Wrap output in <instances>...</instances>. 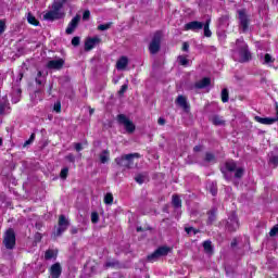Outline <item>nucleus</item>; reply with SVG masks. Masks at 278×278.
Here are the masks:
<instances>
[{
  "mask_svg": "<svg viewBox=\"0 0 278 278\" xmlns=\"http://www.w3.org/2000/svg\"><path fill=\"white\" fill-rule=\"evenodd\" d=\"M251 51H249V46L244 42V39H237L236 46L232 49V60L244 64L251 62Z\"/></svg>",
  "mask_w": 278,
  "mask_h": 278,
  "instance_id": "nucleus-1",
  "label": "nucleus"
},
{
  "mask_svg": "<svg viewBox=\"0 0 278 278\" xmlns=\"http://www.w3.org/2000/svg\"><path fill=\"white\" fill-rule=\"evenodd\" d=\"M135 157L140 159V153L124 154L122 156L116 157L115 163L117 164V166H121L122 168H132Z\"/></svg>",
  "mask_w": 278,
  "mask_h": 278,
  "instance_id": "nucleus-2",
  "label": "nucleus"
},
{
  "mask_svg": "<svg viewBox=\"0 0 278 278\" xmlns=\"http://www.w3.org/2000/svg\"><path fill=\"white\" fill-rule=\"evenodd\" d=\"M222 225L225 226L226 231H238L240 228V222L238 220V215L236 213H230L226 220L222 222Z\"/></svg>",
  "mask_w": 278,
  "mask_h": 278,
  "instance_id": "nucleus-3",
  "label": "nucleus"
},
{
  "mask_svg": "<svg viewBox=\"0 0 278 278\" xmlns=\"http://www.w3.org/2000/svg\"><path fill=\"white\" fill-rule=\"evenodd\" d=\"M162 31H155L152 40L149 45V51L152 55H155L156 53H160V49H162Z\"/></svg>",
  "mask_w": 278,
  "mask_h": 278,
  "instance_id": "nucleus-4",
  "label": "nucleus"
},
{
  "mask_svg": "<svg viewBox=\"0 0 278 278\" xmlns=\"http://www.w3.org/2000/svg\"><path fill=\"white\" fill-rule=\"evenodd\" d=\"M3 244L5 249L12 251L16 247V233L14 229L10 228L4 233Z\"/></svg>",
  "mask_w": 278,
  "mask_h": 278,
  "instance_id": "nucleus-5",
  "label": "nucleus"
},
{
  "mask_svg": "<svg viewBox=\"0 0 278 278\" xmlns=\"http://www.w3.org/2000/svg\"><path fill=\"white\" fill-rule=\"evenodd\" d=\"M117 123L124 125L127 134H134L136 131V125H134V122H131L125 114L117 115Z\"/></svg>",
  "mask_w": 278,
  "mask_h": 278,
  "instance_id": "nucleus-6",
  "label": "nucleus"
},
{
  "mask_svg": "<svg viewBox=\"0 0 278 278\" xmlns=\"http://www.w3.org/2000/svg\"><path fill=\"white\" fill-rule=\"evenodd\" d=\"M170 251V248L168 247H160L157 248L152 254L147 256L148 262H157L160 257H166L168 255V252Z\"/></svg>",
  "mask_w": 278,
  "mask_h": 278,
  "instance_id": "nucleus-7",
  "label": "nucleus"
},
{
  "mask_svg": "<svg viewBox=\"0 0 278 278\" xmlns=\"http://www.w3.org/2000/svg\"><path fill=\"white\" fill-rule=\"evenodd\" d=\"M71 223L68 222V219H66V216L60 215L59 227L56 229L55 236H61L62 233H64V231L68 229Z\"/></svg>",
  "mask_w": 278,
  "mask_h": 278,
  "instance_id": "nucleus-8",
  "label": "nucleus"
},
{
  "mask_svg": "<svg viewBox=\"0 0 278 278\" xmlns=\"http://www.w3.org/2000/svg\"><path fill=\"white\" fill-rule=\"evenodd\" d=\"M239 23L242 31H248L249 29V15H247V10H239Z\"/></svg>",
  "mask_w": 278,
  "mask_h": 278,
  "instance_id": "nucleus-9",
  "label": "nucleus"
},
{
  "mask_svg": "<svg viewBox=\"0 0 278 278\" xmlns=\"http://www.w3.org/2000/svg\"><path fill=\"white\" fill-rule=\"evenodd\" d=\"M50 71H62L64 68V59L51 60L47 63Z\"/></svg>",
  "mask_w": 278,
  "mask_h": 278,
  "instance_id": "nucleus-10",
  "label": "nucleus"
},
{
  "mask_svg": "<svg viewBox=\"0 0 278 278\" xmlns=\"http://www.w3.org/2000/svg\"><path fill=\"white\" fill-rule=\"evenodd\" d=\"M203 29V22L193 21L185 25L186 31H201Z\"/></svg>",
  "mask_w": 278,
  "mask_h": 278,
  "instance_id": "nucleus-11",
  "label": "nucleus"
},
{
  "mask_svg": "<svg viewBox=\"0 0 278 278\" xmlns=\"http://www.w3.org/2000/svg\"><path fill=\"white\" fill-rule=\"evenodd\" d=\"M79 21H81V16L80 15H76L72 18V21L70 22L65 34L71 35L73 34V31H75V29H77V26L79 25Z\"/></svg>",
  "mask_w": 278,
  "mask_h": 278,
  "instance_id": "nucleus-12",
  "label": "nucleus"
},
{
  "mask_svg": "<svg viewBox=\"0 0 278 278\" xmlns=\"http://www.w3.org/2000/svg\"><path fill=\"white\" fill-rule=\"evenodd\" d=\"M258 60L261 64L267 65V66H273L275 64V58L268 53H261L258 54Z\"/></svg>",
  "mask_w": 278,
  "mask_h": 278,
  "instance_id": "nucleus-13",
  "label": "nucleus"
},
{
  "mask_svg": "<svg viewBox=\"0 0 278 278\" xmlns=\"http://www.w3.org/2000/svg\"><path fill=\"white\" fill-rule=\"evenodd\" d=\"M64 13H55V11H48L46 14H43L45 21H59V18H63Z\"/></svg>",
  "mask_w": 278,
  "mask_h": 278,
  "instance_id": "nucleus-14",
  "label": "nucleus"
},
{
  "mask_svg": "<svg viewBox=\"0 0 278 278\" xmlns=\"http://www.w3.org/2000/svg\"><path fill=\"white\" fill-rule=\"evenodd\" d=\"M99 42H101V39L98 37L88 38L85 42V51H92V49H94Z\"/></svg>",
  "mask_w": 278,
  "mask_h": 278,
  "instance_id": "nucleus-15",
  "label": "nucleus"
},
{
  "mask_svg": "<svg viewBox=\"0 0 278 278\" xmlns=\"http://www.w3.org/2000/svg\"><path fill=\"white\" fill-rule=\"evenodd\" d=\"M50 275L52 278H60L62 275V265L55 263L50 267Z\"/></svg>",
  "mask_w": 278,
  "mask_h": 278,
  "instance_id": "nucleus-16",
  "label": "nucleus"
},
{
  "mask_svg": "<svg viewBox=\"0 0 278 278\" xmlns=\"http://www.w3.org/2000/svg\"><path fill=\"white\" fill-rule=\"evenodd\" d=\"M254 121H256V123H261V125H275V123H277V119H275V117L255 116Z\"/></svg>",
  "mask_w": 278,
  "mask_h": 278,
  "instance_id": "nucleus-17",
  "label": "nucleus"
},
{
  "mask_svg": "<svg viewBox=\"0 0 278 278\" xmlns=\"http://www.w3.org/2000/svg\"><path fill=\"white\" fill-rule=\"evenodd\" d=\"M176 103L186 112H190V104H188V99H186V97L178 96V98L176 99Z\"/></svg>",
  "mask_w": 278,
  "mask_h": 278,
  "instance_id": "nucleus-18",
  "label": "nucleus"
},
{
  "mask_svg": "<svg viewBox=\"0 0 278 278\" xmlns=\"http://www.w3.org/2000/svg\"><path fill=\"white\" fill-rule=\"evenodd\" d=\"M212 84V79L210 77H204L201 80L197 81L194 87L198 88V90H203V88H207Z\"/></svg>",
  "mask_w": 278,
  "mask_h": 278,
  "instance_id": "nucleus-19",
  "label": "nucleus"
},
{
  "mask_svg": "<svg viewBox=\"0 0 278 278\" xmlns=\"http://www.w3.org/2000/svg\"><path fill=\"white\" fill-rule=\"evenodd\" d=\"M127 64H129V59L127 56H122L116 63L117 71H125L127 68Z\"/></svg>",
  "mask_w": 278,
  "mask_h": 278,
  "instance_id": "nucleus-20",
  "label": "nucleus"
},
{
  "mask_svg": "<svg viewBox=\"0 0 278 278\" xmlns=\"http://www.w3.org/2000/svg\"><path fill=\"white\" fill-rule=\"evenodd\" d=\"M135 181L139 185H142L144 184L146 181H149V173L147 172H143V173H140V174H137L135 176Z\"/></svg>",
  "mask_w": 278,
  "mask_h": 278,
  "instance_id": "nucleus-21",
  "label": "nucleus"
},
{
  "mask_svg": "<svg viewBox=\"0 0 278 278\" xmlns=\"http://www.w3.org/2000/svg\"><path fill=\"white\" fill-rule=\"evenodd\" d=\"M216 212H218L216 207H213L211 211L207 212V225H214V223H216Z\"/></svg>",
  "mask_w": 278,
  "mask_h": 278,
  "instance_id": "nucleus-22",
  "label": "nucleus"
},
{
  "mask_svg": "<svg viewBox=\"0 0 278 278\" xmlns=\"http://www.w3.org/2000/svg\"><path fill=\"white\" fill-rule=\"evenodd\" d=\"M62 8H64L63 1H54L52 3V12H55L56 14H62Z\"/></svg>",
  "mask_w": 278,
  "mask_h": 278,
  "instance_id": "nucleus-23",
  "label": "nucleus"
},
{
  "mask_svg": "<svg viewBox=\"0 0 278 278\" xmlns=\"http://www.w3.org/2000/svg\"><path fill=\"white\" fill-rule=\"evenodd\" d=\"M213 125H216L217 127L225 126V119L220 117L219 115H213L211 118Z\"/></svg>",
  "mask_w": 278,
  "mask_h": 278,
  "instance_id": "nucleus-24",
  "label": "nucleus"
},
{
  "mask_svg": "<svg viewBox=\"0 0 278 278\" xmlns=\"http://www.w3.org/2000/svg\"><path fill=\"white\" fill-rule=\"evenodd\" d=\"M210 23H212V20H206V22L203 24V28L204 29V36L206 38H212V30H210Z\"/></svg>",
  "mask_w": 278,
  "mask_h": 278,
  "instance_id": "nucleus-25",
  "label": "nucleus"
},
{
  "mask_svg": "<svg viewBox=\"0 0 278 278\" xmlns=\"http://www.w3.org/2000/svg\"><path fill=\"white\" fill-rule=\"evenodd\" d=\"M172 205L176 208L179 210L181 207V198L179 195L175 194L172 197Z\"/></svg>",
  "mask_w": 278,
  "mask_h": 278,
  "instance_id": "nucleus-26",
  "label": "nucleus"
},
{
  "mask_svg": "<svg viewBox=\"0 0 278 278\" xmlns=\"http://www.w3.org/2000/svg\"><path fill=\"white\" fill-rule=\"evenodd\" d=\"M204 161L207 162V164H216V155H214V153L206 152Z\"/></svg>",
  "mask_w": 278,
  "mask_h": 278,
  "instance_id": "nucleus-27",
  "label": "nucleus"
},
{
  "mask_svg": "<svg viewBox=\"0 0 278 278\" xmlns=\"http://www.w3.org/2000/svg\"><path fill=\"white\" fill-rule=\"evenodd\" d=\"M100 161L101 164H108V162H110V151H102V153L100 154Z\"/></svg>",
  "mask_w": 278,
  "mask_h": 278,
  "instance_id": "nucleus-28",
  "label": "nucleus"
},
{
  "mask_svg": "<svg viewBox=\"0 0 278 278\" xmlns=\"http://www.w3.org/2000/svg\"><path fill=\"white\" fill-rule=\"evenodd\" d=\"M225 167H226V170H228V173H233L238 167V165L233 161H227L225 164Z\"/></svg>",
  "mask_w": 278,
  "mask_h": 278,
  "instance_id": "nucleus-29",
  "label": "nucleus"
},
{
  "mask_svg": "<svg viewBox=\"0 0 278 278\" xmlns=\"http://www.w3.org/2000/svg\"><path fill=\"white\" fill-rule=\"evenodd\" d=\"M58 257V252L53 250H47L45 253V260H55Z\"/></svg>",
  "mask_w": 278,
  "mask_h": 278,
  "instance_id": "nucleus-30",
  "label": "nucleus"
},
{
  "mask_svg": "<svg viewBox=\"0 0 278 278\" xmlns=\"http://www.w3.org/2000/svg\"><path fill=\"white\" fill-rule=\"evenodd\" d=\"M219 26L229 27V15H223L222 17H219Z\"/></svg>",
  "mask_w": 278,
  "mask_h": 278,
  "instance_id": "nucleus-31",
  "label": "nucleus"
},
{
  "mask_svg": "<svg viewBox=\"0 0 278 278\" xmlns=\"http://www.w3.org/2000/svg\"><path fill=\"white\" fill-rule=\"evenodd\" d=\"M203 249H204L205 253H212V251H214V249L212 248V241H210V240L204 241Z\"/></svg>",
  "mask_w": 278,
  "mask_h": 278,
  "instance_id": "nucleus-32",
  "label": "nucleus"
},
{
  "mask_svg": "<svg viewBox=\"0 0 278 278\" xmlns=\"http://www.w3.org/2000/svg\"><path fill=\"white\" fill-rule=\"evenodd\" d=\"M27 21L30 25H35L36 27L40 24V22H38V20H36V16H34L31 13H28Z\"/></svg>",
  "mask_w": 278,
  "mask_h": 278,
  "instance_id": "nucleus-33",
  "label": "nucleus"
},
{
  "mask_svg": "<svg viewBox=\"0 0 278 278\" xmlns=\"http://www.w3.org/2000/svg\"><path fill=\"white\" fill-rule=\"evenodd\" d=\"M222 101L223 103H227L229 101V90H227V88L222 90Z\"/></svg>",
  "mask_w": 278,
  "mask_h": 278,
  "instance_id": "nucleus-34",
  "label": "nucleus"
},
{
  "mask_svg": "<svg viewBox=\"0 0 278 278\" xmlns=\"http://www.w3.org/2000/svg\"><path fill=\"white\" fill-rule=\"evenodd\" d=\"M104 203L106 205H112V203H114V195H112V193H106L104 195Z\"/></svg>",
  "mask_w": 278,
  "mask_h": 278,
  "instance_id": "nucleus-35",
  "label": "nucleus"
},
{
  "mask_svg": "<svg viewBox=\"0 0 278 278\" xmlns=\"http://www.w3.org/2000/svg\"><path fill=\"white\" fill-rule=\"evenodd\" d=\"M9 105H10V103H8V101H5V100L0 101V115L5 114V110H8Z\"/></svg>",
  "mask_w": 278,
  "mask_h": 278,
  "instance_id": "nucleus-36",
  "label": "nucleus"
},
{
  "mask_svg": "<svg viewBox=\"0 0 278 278\" xmlns=\"http://www.w3.org/2000/svg\"><path fill=\"white\" fill-rule=\"evenodd\" d=\"M110 27H112V22H109L106 24H100L98 26L99 31H108V29H110Z\"/></svg>",
  "mask_w": 278,
  "mask_h": 278,
  "instance_id": "nucleus-37",
  "label": "nucleus"
},
{
  "mask_svg": "<svg viewBox=\"0 0 278 278\" xmlns=\"http://www.w3.org/2000/svg\"><path fill=\"white\" fill-rule=\"evenodd\" d=\"M235 170H236V173H235L236 179L242 178V175H244V168L239 167V168H236Z\"/></svg>",
  "mask_w": 278,
  "mask_h": 278,
  "instance_id": "nucleus-38",
  "label": "nucleus"
},
{
  "mask_svg": "<svg viewBox=\"0 0 278 278\" xmlns=\"http://www.w3.org/2000/svg\"><path fill=\"white\" fill-rule=\"evenodd\" d=\"M53 110H54V112H56L58 114H60V113L62 112V102L56 101V102L54 103Z\"/></svg>",
  "mask_w": 278,
  "mask_h": 278,
  "instance_id": "nucleus-39",
  "label": "nucleus"
},
{
  "mask_svg": "<svg viewBox=\"0 0 278 278\" xmlns=\"http://www.w3.org/2000/svg\"><path fill=\"white\" fill-rule=\"evenodd\" d=\"M35 81H36V84H38V86H42L43 79H42V72L41 71H39L37 73V77H36Z\"/></svg>",
  "mask_w": 278,
  "mask_h": 278,
  "instance_id": "nucleus-40",
  "label": "nucleus"
},
{
  "mask_svg": "<svg viewBox=\"0 0 278 278\" xmlns=\"http://www.w3.org/2000/svg\"><path fill=\"white\" fill-rule=\"evenodd\" d=\"M178 62H179V64H181V66H188L189 61L187 60L186 56L180 55V56H178Z\"/></svg>",
  "mask_w": 278,
  "mask_h": 278,
  "instance_id": "nucleus-41",
  "label": "nucleus"
},
{
  "mask_svg": "<svg viewBox=\"0 0 278 278\" xmlns=\"http://www.w3.org/2000/svg\"><path fill=\"white\" fill-rule=\"evenodd\" d=\"M91 223H93V225H97V223H99V213H91Z\"/></svg>",
  "mask_w": 278,
  "mask_h": 278,
  "instance_id": "nucleus-42",
  "label": "nucleus"
},
{
  "mask_svg": "<svg viewBox=\"0 0 278 278\" xmlns=\"http://www.w3.org/2000/svg\"><path fill=\"white\" fill-rule=\"evenodd\" d=\"M60 177H61V179H66V177H68V167H64L61 170Z\"/></svg>",
  "mask_w": 278,
  "mask_h": 278,
  "instance_id": "nucleus-43",
  "label": "nucleus"
},
{
  "mask_svg": "<svg viewBox=\"0 0 278 278\" xmlns=\"http://www.w3.org/2000/svg\"><path fill=\"white\" fill-rule=\"evenodd\" d=\"M185 231H186V233H192L193 232L194 236H197V233H199V230L194 229V227H186Z\"/></svg>",
  "mask_w": 278,
  "mask_h": 278,
  "instance_id": "nucleus-44",
  "label": "nucleus"
},
{
  "mask_svg": "<svg viewBox=\"0 0 278 278\" xmlns=\"http://www.w3.org/2000/svg\"><path fill=\"white\" fill-rule=\"evenodd\" d=\"M8 26H5V21L0 20V36L5 31Z\"/></svg>",
  "mask_w": 278,
  "mask_h": 278,
  "instance_id": "nucleus-45",
  "label": "nucleus"
},
{
  "mask_svg": "<svg viewBox=\"0 0 278 278\" xmlns=\"http://www.w3.org/2000/svg\"><path fill=\"white\" fill-rule=\"evenodd\" d=\"M127 88H129L127 84L123 85L118 91V94L123 97V94L127 92Z\"/></svg>",
  "mask_w": 278,
  "mask_h": 278,
  "instance_id": "nucleus-46",
  "label": "nucleus"
},
{
  "mask_svg": "<svg viewBox=\"0 0 278 278\" xmlns=\"http://www.w3.org/2000/svg\"><path fill=\"white\" fill-rule=\"evenodd\" d=\"M278 233V224L276 226H274L270 231H269V236L273 238Z\"/></svg>",
  "mask_w": 278,
  "mask_h": 278,
  "instance_id": "nucleus-47",
  "label": "nucleus"
},
{
  "mask_svg": "<svg viewBox=\"0 0 278 278\" xmlns=\"http://www.w3.org/2000/svg\"><path fill=\"white\" fill-rule=\"evenodd\" d=\"M269 162H270V164H273L275 167H277V166H278V156H277V155L271 156V157L269 159Z\"/></svg>",
  "mask_w": 278,
  "mask_h": 278,
  "instance_id": "nucleus-48",
  "label": "nucleus"
},
{
  "mask_svg": "<svg viewBox=\"0 0 278 278\" xmlns=\"http://www.w3.org/2000/svg\"><path fill=\"white\" fill-rule=\"evenodd\" d=\"M79 42H80L79 37H74V38L72 39V45H73V47H79Z\"/></svg>",
  "mask_w": 278,
  "mask_h": 278,
  "instance_id": "nucleus-49",
  "label": "nucleus"
},
{
  "mask_svg": "<svg viewBox=\"0 0 278 278\" xmlns=\"http://www.w3.org/2000/svg\"><path fill=\"white\" fill-rule=\"evenodd\" d=\"M65 160H67V162L75 163V155H73V153H70L65 156Z\"/></svg>",
  "mask_w": 278,
  "mask_h": 278,
  "instance_id": "nucleus-50",
  "label": "nucleus"
},
{
  "mask_svg": "<svg viewBox=\"0 0 278 278\" xmlns=\"http://www.w3.org/2000/svg\"><path fill=\"white\" fill-rule=\"evenodd\" d=\"M90 18V11L86 10L83 14V21H88Z\"/></svg>",
  "mask_w": 278,
  "mask_h": 278,
  "instance_id": "nucleus-51",
  "label": "nucleus"
},
{
  "mask_svg": "<svg viewBox=\"0 0 278 278\" xmlns=\"http://www.w3.org/2000/svg\"><path fill=\"white\" fill-rule=\"evenodd\" d=\"M193 151H194V153H199V152L203 151V146H195L193 148Z\"/></svg>",
  "mask_w": 278,
  "mask_h": 278,
  "instance_id": "nucleus-52",
  "label": "nucleus"
},
{
  "mask_svg": "<svg viewBox=\"0 0 278 278\" xmlns=\"http://www.w3.org/2000/svg\"><path fill=\"white\" fill-rule=\"evenodd\" d=\"M190 45L188 42L182 43V51H189Z\"/></svg>",
  "mask_w": 278,
  "mask_h": 278,
  "instance_id": "nucleus-53",
  "label": "nucleus"
},
{
  "mask_svg": "<svg viewBox=\"0 0 278 278\" xmlns=\"http://www.w3.org/2000/svg\"><path fill=\"white\" fill-rule=\"evenodd\" d=\"M22 90H21V88H16V89H14V92H13V94H15V97H20L21 94H22Z\"/></svg>",
  "mask_w": 278,
  "mask_h": 278,
  "instance_id": "nucleus-54",
  "label": "nucleus"
},
{
  "mask_svg": "<svg viewBox=\"0 0 278 278\" xmlns=\"http://www.w3.org/2000/svg\"><path fill=\"white\" fill-rule=\"evenodd\" d=\"M210 192H211V194H212L213 197H216V194L218 193V190H217L216 188L212 187V188L210 189Z\"/></svg>",
  "mask_w": 278,
  "mask_h": 278,
  "instance_id": "nucleus-55",
  "label": "nucleus"
},
{
  "mask_svg": "<svg viewBox=\"0 0 278 278\" xmlns=\"http://www.w3.org/2000/svg\"><path fill=\"white\" fill-rule=\"evenodd\" d=\"M75 149L76 151H81L84 149V147L81 146V143H75Z\"/></svg>",
  "mask_w": 278,
  "mask_h": 278,
  "instance_id": "nucleus-56",
  "label": "nucleus"
},
{
  "mask_svg": "<svg viewBox=\"0 0 278 278\" xmlns=\"http://www.w3.org/2000/svg\"><path fill=\"white\" fill-rule=\"evenodd\" d=\"M105 266H106V268H112V267L116 266V263H114V262H108V263L105 264Z\"/></svg>",
  "mask_w": 278,
  "mask_h": 278,
  "instance_id": "nucleus-57",
  "label": "nucleus"
},
{
  "mask_svg": "<svg viewBox=\"0 0 278 278\" xmlns=\"http://www.w3.org/2000/svg\"><path fill=\"white\" fill-rule=\"evenodd\" d=\"M78 232H79V229H77L76 227H72L71 229L72 236H75V233H78Z\"/></svg>",
  "mask_w": 278,
  "mask_h": 278,
  "instance_id": "nucleus-58",
  "label": "nucleus"
},
{
  "mask_svg": "<svg viewBox=\"0 0 278 278\" xmlns=\"http://www.w3.org/2000/svg\"><path fill=\"white\" fill-rule=\"evenodd\" d=\"M157 123L159 125H166V119H164L163 117H160Z\"/></svg>",
  "mask_w": 278,
  "mask_h": 278,
  "instance_id": "nucleus-59",
  "label": "nucleus"
},
{
  "mask_svg": "<svg viewBox=\"0 0 278 278\" xmlns=\"http://www.w3.org/2000/svg\"><path fill=\"white\" fill-rule=\"evenodd\" d=\"M28 140L30 143L34 142V140H36V134L33 132Z\"/></svg>",
  "mask_w": 278,
  "mask_h": 278,
  "instance_id": "nucleus-60",
  "label": "nucleus"
},
{
  "mask_svg": "<svg viewBox=\"0 0 278 278\" xmlns=\"http://www.w3.org/2000/svg\"><path fill=\"white\" fill-rule=\"evenodd\" d=\"M28 140L30 143L34 142V140H36V134L33 132Z\"/></svg>",
  "mask_w": 278,
  "mask_h": 278,
  "instance_id": "nucleus-61",
  "label": "nucleus"
},
{
  "mask_svg": "<svg viewBox=\"0 0 278 278\" xmlns=\"http://www.w3.org/2000/svg\"><path fill=\"white\" fill-rule=\"evenodd\" d=\"M222 173H223L225 179H231V176L227 175V172L222 170Z\"/></svg>",
  "mask_w": 278,
  "mask_h": 278,
  "instance_id": "nucleus-62",
  "label": "nucleus"
},
{
  "mask_svg": "<svg viewBox=\"0 0 278 278\" xmlns=\"http://www.w3.org/2000/svg\"><path fill=\"white\" fill-rule=\"evenodd\" d=\"M35 238L36 240H42V235H40V232H37Z\"/></svg>",
  "mask_w": 278,
  "mask_h": 278,
  "instance_id": "nucleus-63",
  "label": "nucleus"
},
{
  "mask_svg": "<svg viewBox=\"0 0 278 278\" xmlns=\"http://www.w3.org/2000/svg\"><path fill=\"white\" fill-rule=\"evenodd\" d=\"M275 121H276V123L278 122V106H277V109H276V117H275Z\"/></svg>",
  "mask_w": 278,
  "mask_h": 278,
  "instance_id": "nucleus-64",
  "label": "nucleus"
}]
</instances>
